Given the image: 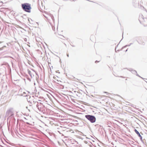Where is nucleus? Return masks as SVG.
<instances>
[{
	"mask_svg": "<svg viewBox=\"0 0 147 147\" xmlns=\"http://www.w3.org/2000/svg\"><path fill=\"white\" fill-rule=\"evenodd\" d=\"M99 61H96L95 62L96 63V62H99Z\"/></svg>",
	"mask_w": 147,
	"mask_h": 147,
	"instance_id": "1a4fd4ad",
	"label": "nucleus"
},
{
	"mask_svg": "<svg viewBox=\"0 0 147 147\" xmlns=\"http://www.w3.org/2000/svg\"><path fill=\"white\" fill-rule=\"evenodd\" d=\"M134 131H135V132L137 134H138V133H139V132L137 131V130L136 129H135Z\"/></svg>",
	"mask_w": 147,
	"mask_h": 147,
	"instance_id": "39448f33",
	"label": "nucleus"
},
{
	"mask_svg": "<svg viewBox=\"0 0 147 147\" xmlns=\"http://www.w3.org/2000/svg\"><path fill=\"white\" fill-rule=\"evenodd\" d=\"M99 61H96L95 62L96 63V62H99Z\"/></svg>",
	"mask_w": 147,
	"mask_h": 147,
	"instance_id": "6e6552de",
	"label": "nucleus"
},
{
	"mask_svg": "<svg viewBox=\"0 0 147 147\" xmlns=\"http://www.w3.org/2000/svg\"><path fill=\"white\" fill-rule=\"evenodd\" d=\"M138 135V136L140 137V138L141 139H142V136H141V135H140V134L139 133H138V134H137Z\"/></svg>",
	"mask_w": 147,
	"mask_h": 147,
	"instance_id": "20e7f679",
	"label": "nucleus"
},
{
	"mask_svg": "<svg viewBox=\"0 0 147 147\" xmlns=\"http://www.w3.org/2000/svg\"><path fill=\"white\" fill-rule=\"evenodd\" d=\"M85 117L91 123H94L96 121V119L94 116L87 115L85 116Z\"/></svg>",
	"mask_w": 147,
	"mask_h": 147,
	"instance_id": "f03ea898",
	"label": "nucleus"
},
{
	"mask_svg": "<svg viewBox=\"0 0 147 147\" xmlns=\"http://www.w3.org/2000/svg\"><path fill=\"white\" fill-rule=\"evenodd\" d=\"M144 26L145 27H146V26H147V24H146L145 25H144Z\"/></svg>",
	"mask_w": 147,
	"mask_h": 147,
	"instance_id": "0eeeda50",
	"label": "nucleus"
},
{
	"mask_svg": "<svg viewBox=\"0 0 147 147\" xmlns=\"http://www.w3.org/2000/svg\"><path fill=\"white\" fill-rule=\"evenodd\" d=\"M7 113L8 115H9L10 116H12L13 114V112L11 110H8L7 111Z\"/></svg>",
	"mask_w": 147,
	"mask_h": 147,
	"instance_id": "7ed1b4c3",
	"label": "nucleus"
},
{
	"mask_svg": "<svg viewBox=\"0 0 147 147\" xmlns=\"http://www.w3.org/2000/svg\"><path fill=\"white\" fill-rule=\"evenodd\" d=\"M104 92L105 93L107 94L108 95H109V94H110L108 92Z\"/></svg>",
	"mask_w": 147,
	"mask_h": 147,
	"instance_id": "423d86ee",
	"label": "nucleus"
},
{
	"mask_svg": "<svg viewBox=\"0 0 147 147\" xmlns=\"http://www.w3.org/2000/svg\"><path fill=\"white\" fill-rule=\"evenodd\" d=\"M22 7L25 11L28 12H30L31 7L30 5L28 3H25L22 4Z\"/></svg>",
	"mask_w": 147,
	"mask_h": 147,
	"instance_id": "f257e3e1",
	"label": "nucleus"
}]
</instances>
